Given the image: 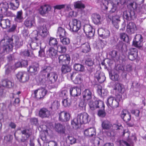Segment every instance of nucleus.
<instances>
[{
  "label": "nucleus",
  "mask_w": 146,
  "mask_h": 146,
  "mask_svg": "<svg viewBox=\"0 0 146 146\" xmlns=\"http://www.w3.org/2000/svg\"><path fill=\"white\" fill-rule=\"evenodd\" d=\"M113 90L115 91V92L118 95L119 94L123 93L125 91V89L124 86L122 84L118 83L115 82L113 86Z\"/></svg>",
  "instance_id": "obj_14"
},
{
  "label": "nucleus",
  "mask_w": 146,
  "mask_h": 146,
  "mask_svg": "<svg viewBox=\"0 0 146 146\" xmlns=\"http://www.w3.org/2000/svg\"><path fill=\"white\" fill-rule=\"evenodd\" d=\"M121 98L120 95H118L115 99L113 97H110L107 100V104L108 106H110L113 108H116L118 107L119 102Z\"/></svg>",
  "instance_id": "obj_2"
},
{
  "label": "nucleus",
  "mask_w": 146,
  "mask_h": 146,
  "mask_svg": "<svg viewBox=\"0 0 146 146\" xmlns=\"http://www.w3.org/2000/svg\"><path fill=\"white\" fill-rule=\"evenodd\" d=\"M75 73L72 72L70 74V77L72 80L73 79V78L75 76V78L74 80V82L76 84H78L80 83L82 80V76L80 74H78L75 76Z\"/></svg>",
  "instance_id": "obj_31"
},
{
  "label": "nucleus",
  "mask_w": 146,
  "mask_h": 146,
  "mask_svg": "<svg viewBox=\"0 0 146 146\" xmlns=\"http://www.w3.org/2000/svg\"><path fill=\"white\" fill-rule=\"evenodd\" d=\"M38 33L37 31L34 32L32 33V36L33 41L38 43V44H41V42L42 40L40 36L38 35Z\"/></svg>",
  "instance_id": "obj_34"
},
{
  "label": "nucleus",
  "mask_w": 146,
  "mask_h": 146,
  "mask_svg": "<svg viewBox=\"0 0 146 146\" xmlns=\"http://www.w3.org/2000/svg\"><path fill=\"white\" fill-rule=\"evenodd\" d=\"M59 120L62 122H66L69 121L70 115L69 113L63 111L59 113Z\"/></svg>",
  "instance_id": "obj_15"
},
{
  "label": "nucleus",
  "mask_w": 146,
  "mask_h": 146,
  "mask_svg": "<svg viewBox=\"0 0 146 146\" xmlns=\"http://www.w3.org/2000/svg\"><path fill=\"white\" fill-rule=\"evenodd\" d=\"M88 105L92 110H94L98 108H102L104 106V102L101 100H95L93 99L89 101Z\"/></svg>",
  "instance_id": "obj_5"
},
{
  "label": "nucleus",
  "mask_w": 146,
  "mask_h": 146,
  "mask_svg": "<svg viewBox=\"0 0 146 146\" xmlns=\"http://www.w3.org/2000/svg\"><path fill=\"white\" fill-rule=\"evenodd\" d=\"M74 7L76 8L80 9H84L85 8V5L81 1H78L74 3Z\"/></svg>",
  "instance_id": "obj_45"
},
{
  "label": "nucleus",
  "mask_w": 146,
  "mask_h": 146,
  "mask_svg": "<svg viewBox=\"0 0 146 146\" xmlns=\"http://www.w3.org/2000/svg\"><path fill=\"white\" fill-rule=\"evenodd\" d=\"M13 139V136L10 134H8L4 137L5 141L6 142L11 141Z\"/></svg>",
  "instance_id": "obj_63"
},
{
  "label": "nucleus",
  "mask_w": 146,
  "mask_h": 146,
  "mask_svg": "<svg viewBox=\"0 0 146 146\" xmlns=\"http://www.w3.org/2000/svg\"><path fill=\"white\" fill-rule=\"evenodd\" d=\"M38 92V98L41 99L43 98L46 95L47 93V90L44 88L41 87L37 90L34 91V93L35 97H36V94Z\"/></svg>",
  "instance_id": "obj_18"
},
{
  "label": "nucleus",
  "mask_w": 146,
  "mask_h": 146,
  "mask_svg": "<svg viewBox=\"0 0 146 146\" xmlns=\"http://www.w3.org/2000/svg\"><path fill=\"white\" fill-rule=\"evenodd\" d=\"M34 23V21L33 19L27 18L25 20L24 24L26 27L31 28L33 26Z\"/></svg>",
  "instance_id": "obj_41"
},
{
  "label": "nucleus",
  "mask_w": 146,
  "mask_h": 146,
  "mask_svg": "<svg viewBox=\"0 0 146 146\" xmlns=\"http://www.w3.org/2000/svg\"><path fill=\"white\" fill-rule=\"evenodd\" d=\"M82 51L83 52L87 53L89 52L90 48V46L88 43H85L81 46Z\"/></svg>",
  "instance_id": "obj_43"
},
{
  "label": "nucleus",
  "mask_w": 146,
  "mask_h": 146,
  "mask_svg": "<svg viewBox=\"0 0 146 146\" xmlns=\"http://www.w3.org/2000/svg\"><path fill=\"white\" fill-rule=\"evenodd\" d=\"M21 79V82H25L28 81L29 79V74L25 72V73L24 74Z\"/></svg>",
  "instance_id": "obj_62"
},
{
  "label": "nucleus",
  "mask_w": 146,
  "mask_h": 146,
  "mask_svg": "<svg viewBox=\"0 0 146 146\" xmlns=\"http://www.w3.org/2000/svg\"><path fill=\"white\" fill-rule=\"evenodd\" d=\"M105 106L104 107H102V108H101V109H100L98 113V115L100 117H104L106 115V113L104 110Z\"/></svg>",
  "instance_id": "obj_50"
},
{
  "label": "nucleus",
  "mask_w": 146,
  "mask_h": 146,
  "mask_svg": "<svg viewBox=\"0 0 146 146\" xmlns=\"http://www.w3.org/2000/svg\"><path fill=\"white\" fill-rule=\"evenodd\" d=\"M50 112L47 109L43 108L39 112L38 116L42 118H48L50 115Z\"/></svg>",
  "instance_id": "obj_16"
},
{
  "label": "nucleus",
  "mask_w": 146,
  "mask_h": 146,
  "mask_svg": "<svg viewBox=\"0 0 146 146\" xmlns=\"http://www.w3.org/2000/svg\"><path fill=\"white\" fill-rule=\"evenodd\" d=\"M143 38L140 34L136 35L133 40V45L138 48H140L142 47Z\"/></svg>",
  "instance_id": "obj_8"
},
{
  "label": "nucleus",
  "mask_w": 146,
  "mask_h": 146,
  "mask_svg": "<svg viewBox=\"0 0 146 146\" xmlns=\"http://www.w3.org/2000/svg\"><path fill=\"white\" fill-rule=\"evenodd\" d=\"M38 69V65H36V66L32 65L29 67V70H28V71L33 74L34 75H35L37 73Z\"/></svg>",
  "instance_id": "obj_40"
},
{
  "label": "nucleus",
  "mask_w": 146,
  "mask_h": 146,
  "mask_svg": "<svg viewBox=\"0 0 146 146\" xmlns=\"http://www.w3.org/2000/svg\"><path fill=\"white\" fill-rule=\"evenodd\" d=\"M81 125V122L77 117L74 118L71 121V126L74 129H76L80 128Z\"/></svg>",
  "instance_id": "obj_26"
},
{
  "label": "nucleus",
  "mask_w": 146,
  "mask_h": 146,
  "mask_svg": "<svg viewBox=\"0 0 146 146\" xmlns=\"http://www.w3.org/2000/svg\"><path fill=\"white\" fill-rule=\"evenodd\" d=\"M2 86L7 88H11L14 85V84L11 82L7 79H3L2 80Z\"/></svg>",
  "instance_id": "obj_36"
},
{
  "label": "nucleus",
  "mask_w": 146,
  "mask_h": 146,
  "mask_svg": "<svg viewBox=\"0 0 146 146\" xmlns=\"http://www.w3.org/2000/svg\"><path fill=\"white\" fill-rule=\"evenodd\" d=\"M84 133L86 136L89 137L95 136L96 134L95 129L94 127L90 128L85 130L84 131Z\"/></svg>",
  "instance_id": "obj_28"
},
{
  "label": "nucleus",
  "mask_w": 146,
  "mask_h": 146,
  "mask_svg": "<svg viewBox=\"0 0 146 146\" xmlns=\"http://www.w3.org/2000/svg\"><path fill=\"white\" fill-rule=\"evenodd\" d=\"M57 51L61 53H64L66 50V48L64 46L59 45L57 47Z\"/></svg>",
  "instance_id": "obj_53"
},
{
  "label": "nucleus",
  "mask_w": 146,
  "mask_h": 146,
  "mask_svg": "<svg viewBox=\"0 0 146 146\" xmlns=\"http://www.w3.org/2000/svg\"><path fill=\"white\" fill-rule=\"evenodd\" d=\"M23 55L26 56H34L33 51L31 50H25L22 53Z\"/></svg>",
  "instance_id": "obj_48"
},
{
  "label": "nucleus",
  "mask_w": 146,
  "mask_h": 146,
  "mask_svg": "<svg viewBox=\"0 0 146 146\" xmlns=\"http://www.w3.org/2000/svg\"><path fill=\"white\" fill-rule=\"evenodd\" d=\"M85 64L88 66H92L94 64V62L91 58H87L85 59Z\"/></svg>",
  "instance_id": "obj_57"
},
{
  "label": "nucleus",
  "mask_w": 146,
  "mask_h": 146,
  "mask_svg": "<svg viewBox=\"0 0 146 146\" xmlns=\"http://www.w3.org/2000/svg\"><path fill=\"white\" fill-rule=\"evenodd\" d=\"M57 51L54 48L50 47L46 51V54L52 58H53L56 57L57 55Z\"/></svg>",
  "instance_id": "obj_25"
},
{
  "label": "nucleus",
  "mask_w": 146,
  "mask_h": 146,
  "mask_svg": "<svg viewBox=\"0 0 146 146\" xmlns=\"http://www.w3.org/2000/svg\"><path fill=\"white\" fill-rule=\"evenodd\" d=\"M9 5L7 3H4L2 4L1 11L3 15L7 17H13L14 14L10 11H8Z\"/></svg>",
  "instance_id": "obj_9"
},
{
  "label": "nucleus",
  "mask_w": 146,
  "mask_h": 146,
  "mask_svg": "<svg viewBox=\"0 0 146 146\" xmlns=\"http://www.w3.org/2000/svg\"><path fill=\"white\" fill-rule=\"evenodd\" d=\"M87 33H85L86 36L88 38H90L93 37L95 33V30L92 28L91 29L89 30Z\"/></svg>",
  "instance_id": "obj_56"
},
{
  "label": "nucleus",
  "mask_w": 146,
  "mask_h": 146,
  "mask_svg": "<svg viewBox=\"0 0 146 146\" xmlns=\"http://www.w3.org/2000/svg\"><path fill=\"white\" fill-rule=\"evenodd\" d=\"M55 129V130L59 133L64 134L65 132L64 127L60 123L56 124Z\"/></svg>",
  "instance_id": "obj_33"
},
{
  "label": "nucleus",
  "mask_w": 146,
  "mask_h": 146,
  "mask_svg": "<svg viewBox=\"0 0 146 146\" xmlns=\"http://www.w3.org/2000/svg\"><path fill=\"white\" fill-rule=\"evenodd\" d=\"M50 9V7L48 5H44L40 7L39 9V13L41 15H44L48 13Z\"/></svg>",
  "instance_id": "obj_30"
},
{
  "label": "nucleus",
  "mask_w": 146,
  "mask_h": 146,
  "mask_svg": "<svg viewBox=\"0 0 146 146\" xmlns=\"http://www.w3.org/2000/svg\"><path fill=\"white\" fill-rule=\"evenodd\" d=\"M91 18L92 22L96 25L100 24L101 17L100 15L97 13H93L92 14Z\"/></svg>",
  "instance_id": "obj_27"
},
{
  "label": "nucleus",
  "mask_w": 146,
  "mask_h": 146,
  "mask_svg": "<svg viewBox=\"0 0 146 146\" xmlns=\"http://www.w3.org/2000/svg\"><path fill=\"white\" fill-rule=\"evenodd\" d=\"M74 68L76 70L82 72L84 70V67L82 65L78 63H75L74 65Z\"/></svg>",
  "instance_id": "obj_47"
},
{
  "label": "nucleus",
  "mask_w": 146,
  "mask_h": 146,
  "mask_svg": "<svg viewBox=\"0 0 146 146\" xmlns=\"http://www.w3.org/2000/svg\"><path fill=\"white\" fill-rule=\"evenodd\" d=\"M94 77L95 79L100 83H102L105 80V77L104 74L99 71H97L95 74Z\"/></svg>",
  "instance_id": "obj_24"
},
{
  "label": "nucleus",
  "mask_w": 146,
  "mask_h": 146,
  "mask_svg": "<svg viewBox=\"0 0 146 146\" xmlns=\"http://www.w3.org/2000/svg\"><path fill=\"white\" fill-rule=\"evenodd\" d=\"M11 39L8 40L3 39L1 41L0 43L1 46V51L2 53H7L12 50L13 45L11 42Z\"/></svg>",
  "instance_id": "obj_1"
},
{
  "label": "nucleus",
  "mask_w": 146,
  "mask_h": 146,
  "mask_svg": "<svg viewBox=\"0 0 146 146\" xmlns=\"http://www.w3.org/2000/svg\"><path fill=\"white\" fill-rule=\"evenodd\" d=\"M92 92L89 89H85L82 93V96L83 100L88 101L92 98Z\"/></svg>",
  "instance_id": "obj_23"
},
{
  "label": "nucleus",
  "mask_w": 146,
  "mask_h": 146,
  "mask_svg": "<svg viewBox=\"0 0 146 146\" xmlns=\"http://www.w3.org/2000/svg\"><path fill=\"white\" fill-rule=\"evenodd\" d=\"M137 54L138 51L136 48H131L128 52V58L131 60H134L137 57Z\"/></svg>",
  "instance_id": "obj_19"
},
{
  "label": "nucleus",
  "mask_w": 146,
  "mask_h": 146,
  "mask_svg": "<svg viewBox=\"0 0 146 146\" xmlns=\"http://www.w3.org/2000/svg\"><path fill=\"white\" fill-rule=\"evenodd\" d=\"M22 15L23 12L21 10L18 11L17 13L16 16L15 18V21L18 23L22 22L23 20V17Z\"/></svg>",
  "instance_id": "obj_37"
},
{
  "label": "nucleus",
  "mask_w": 146,
  "mask_h": 146,
  "mask_svg": "<svg viewBox=\"0 0 146 146\" xmlns=\"http://www.w3.org/2000/svg\"><path fill=\"white\" fill-rule=\"evenodd\" d=\"M60 106V104L58 101H55L52 104L50 108L51 109L52 111H55L58 109Z\"/></svg>",
  "instance_id": "obj_44"
},
{
  "label": "nucleus",
  "mask_w": 146,
  "mask_h": 146,
  "mask_svg": "<svg viewBox=\"0 0 146 146\" xmlns=\"http://www.w3.org/2000/svg\"><path fill=\"white\" fill-rule=\"evenodd\" d=\"M71 103L70 100L68 98L64 99L62 102V105L65 107L70 106Z\"/></svg>",
  "instance_id": "obj_51"
},
{
  "label": "nucleus",
  "mask_w": 146,
  "mask_h": 146,
  "mask_svg": "<svg viewBox=\"0 0 146 146\" xmlns=\"http://www.w3.org/2000/svg\"><path fill=\"white\" fill-rule=\"evenodd\" d=\"M61 42L64 45H68L70 43V39L67 38H60Z\"/></svg>",
  "instance_id": "obj_59"
},
{
  "label": "nucleus",
  "mask_w": 146,
  "mask_h": 146,
  "mask_svg": "<svg viewBox=\"0 0 146 146\" xmlns=\"http://www.w3.org/2000/svg\"><path fill=\"white\" fill-rule=\"evenodd\" d=\"M66 33L64 29L61 27H59L57 29L56 36L60 38L64 37L66 35Z\"/></svg>",
  "instance_id": "obj_32"
},
{
  "label": "nucleus",
  "mask_w": 146,
  "mask_h": 146,
  "mask_svg": "<svg viewBox=\"0 0 146 146\" xmlns=\"http://www.w3.org/2000/svg\"><path fill=\"white\" fill-rule=\"evenodd\" d=\"M25 73V72H19L16 74L17 78L19 81L21 82L22 80L21 79Z\"/></svg>",
  "instance_id": "obj_64"
},
{
  "label": "nucleus",
  "mask_w": 146,
  "mask_h": 146,
  "mask_svg": "<svg viewBox=\"0 0 146 146\" xmlns=\"http://www.w3.org/2000/svg\"><path fill=\"white\" fill-rule=\"evenodd\" d=\"M110 78L113 81H118L119 79V75L117 74H113L109 73Z\"/></svg>",
  "instance_id": "obj_54"
},
{
  "label": "nucleus",
  "mask_w": 146,
  "mask_h": 146,
  "mask_svg": "<svg viewBox=\"0 0 146 146\" xmlns=\"http://www.w3.org/2000/svg\"><path fill=\"white\" fill-rule=\"evenodd\" d=\"M123 16L124 19L128 21L134 20L136 17V15L135 13V11L129 9L123 12Z\"/></svg>",
  "instance_id": "obj_7"
},
{
  "label": "nucleus",
  "mask_w": 146,
  "mask_h": 146,
  "mask_svg": "<svg viewBox=\"0 0 146 146\" xmlns=\"http://www.w3.org/2000/svg\"><path fill=\"white\" fill-rule=\"evenodd\" d=\"M58 75L55 72H51L48 74L47 76L42 80L45 82H49L51 84H54L58 80Z\"/></svg>",
  "instance_id": "obj_6"
},
{
  "label": "nucleus",
  "mask_w": 146,
  "mask_h": 146,
  "mask_svg": "<svg viewBox=\"0 0 146 146\" xmlns=\"http://www.w3.org/2000/svg\"><path fill=\"white\" fill-rule=\"evenodd\" d=\"M120 16L119 15H115L112 16V24L116 29H118L120 22Z\"/></svg>",
  "instance_id": "obj_22"
},
{
  "label": "nucleus",
  "mask_w": 146,
  "mask_h": 146,
  "mask_svg": "<svg viewBox=\"0 0 146 146\" xmlns=\"http://www.w3.org/2000/svg\"><path fill=\"white\" fill-rule=\"evenodd\" d=\"M81 89L77 86L71 87L70 89V94L74 98V101L77 100V97L81 94Z\"/></svg>",
  "instance_id": "obj_10"
},
{
  "label": "nucleus",
  "mask_w": 146,
  "mask_h": 146,
  "mask_svg": "<svg viewBox=\"0 0 146 146\" xmlns=\"http://www.w3.org/2000/svg\"><path fill=\"white\" fill-rule=\"evenodd\" d=\"M131 114L128 111L125 110H123L121 112V117L123 121L126 123L128 122L131 119Z\"/></svg>",
  "instance_id": "obj_20"
},
{
  "label": "nucleus",
  "mask_w": 146,
  "mask_h": 146,
  "mask_svg": "<svg viewBox=\"0 0 146 146\" xmlns=\"http://www.w3.org/2000/svg\"><path fill=\"white\" fill-rule=\"evenodd\" d=\"M96 2L97 3L101 4L102 3L103 4L102 7L103 9L107 10L108 8L111 5V4L109 2V1L107 0H104L103 1V0H96Z\"/></svg>",
  "instance_id": "obj_29"
},
{
  "label": "nucleus",
  "mask_w": 146,
  "mask_h": 146,
  "mask_svg": "<svg viewBox=\"0 0 146 146\" xmlns=\"http://www.w3.org/2000/svg\"><path fill=\"white\" fill-rule=\"evenodd\" d=\"M40 50L38 51V56L40 57H44L46 54L45 53L44 48H41V46H40Z\"/></svg>",
  "instance_id": "obj_61"
},
{
  "label": "nucleus",
  "mask_w": 146,
  "mask_h": 146,
  "mask_svg": "<svg viewBox=\"0 0 146 146\" xmlns=\"http://www.w3.org/2000/svg\"><path fill=\"white\" fill-rule=\"evenodd\" d=\"M77 117L82 124L86 123L90 121L89 115L86 113L84 112L78 114Z\"/></svg>",
  "instance_id": "obj_13"
},
{
  "label": "nucleus",
  "mask_w": 146,
  "mask_h": 146,
  "mask_svg": "<svg viewBox=\"0 0 146 146\" xmlns=\"http://www.w3.org/2000/svg\"><path fill=\"white\" fill-rule=\"evenodd\" d=\"M58 42L56 39L50 37L49 41V44L51 46H57Z\"/></svg>",
  "instance_id": "obj_52"
},
{
  "label": "nucleus",
  "mask_w": 146,
  "mask_h": 146,
  "mask_svg": "<svg viewBox=\"0 0 146 146\" xmlns=\"http://www.w3.org/2000/svg\"><path fill=\"white\" fill-rule=\"evenodd\" d=\"M127 6L128 9L132 10L134 11L137 9V5L135 2L131 1L128 3Z\"/></svg>",
  "instance_id": "obj_38"
},
{
  "label": "nucleus",
  "mask_w": 146,
  "mask_h": 146,
  "mask_svg": "<svg viewBox=\"0 0 146 146\" xmlns=\"http://www.w3.org/2000/svg\"><path fill=\"white\" fill-rule=\"evenodd\" d=\"M136 30L135 24L132 22H129L127 26V31L129 34L134 33Z\"/></svg>",
  "instance_id": "obj_21"
},
{
  "label": "nucleus",
  "mask_w": 146,
  "mask_h": 146,
  "mask_svg": "<svg viewBox=\"0 0 146 146\" xmlns=\"http://www.w3.org/2000/svg\"><path fill=\"white\" fill-rule=\"evenodd\" d=\"M21 133L22 135L21 141L22 142H24L29 139V137L31 135L32 132L30 129H25L21 130Z\"/></svg>",
  "instance_id": "obj_12"
},
{
  "label": "nucleus",
  "mask_w": 146,
  "mask_h": 146,
  "mask_svg": "<svg viewBox=\"0 0 146 146\" xmlns=\"http://www.w3.org/2000/svg\"><path fill=\"white\" fill-rule=\"evenodd\" d=\"M102 30L103 31L102 34H101L99 31H98V34L100 37H102L103 38H106L110 36V33L109 30Z\"/></svg>",
  "instance_id": "obj_39"
},
{
  "label": "nucleus",
  "mask_w": 146,
  "mask_h": 146,
  "mask_svg": "<svg viewBox=\"0 0 146 146\" xmlns=\"http://www.w3.org/2000/svg\"><path fill=\"white\" fill-rule=\"evenodd\" d=\"M52 70V68L48 64H45L41 68V70L40 72L39 77L41 80L44 79L48 74H50Z\"/></svg>",
  "instance_id": "obj_4"
},
{
  "label": "nucleus",
  "mask_w": 146,
  "mask_h": 146,
  "mask_svg": "<svg viewBox=\"0 0 146 146\" xmlns=\"http://www.w3.org/2000/svg\"><path fill=\"white\" fill-rule=\"evenodd\" d=\"M117 143L120 146H130L129 144L127 141L123 140H118Z\"/></svg>",
  "instance_id": "obj_58"
},
{
  "label": "nucleus",
  "mask_w": 146,
  "mask_h": 146,
  "mask_svg": "<svg viewBox=\"0 0 146 146\" xmlns=\"http://www.w3.org/2000/svg\"><path fill=\"white\" fill-rule=\"evenodd\" d=\"M121 39L123 41L127 42L128 41L129 37L127 34L124 33H121L120 34Z\"/></svg>",
  "instance_id": "obj_55"
},
{
  "label": "nucleus",
  "mask_w": 146,
  "mask_h": 146,
  "mask_svg": "<svg viewBox=\"0 0 146 146\" xmlns=\"http://www.w3.org/2000/svg\"><path fill=\"white\" fill-rule=\"evenodd\" d=\"M40 44L33 41L30 44V46L31 48L33 50L37 49L40 45Z\"/></svg>",
  "instance_id": "obj_60"
},
{
  "label": "nucleus",
  "mask_w": 146,
  "mask_h": 146,
  "mask_svg": "<svg viewBox=\"0 0 146 146\" xmlns=\"http://www.w3.org/2000/svg\"><path fill=\"white\" fill-rule=\"evenodd\" d=\"M61 71L63 74H66L70 72L71 70V68L68 64L62 65Z\"/></svg>",
  "instance_id": "obj_46"
},
{
  "label": "nucleus",
  "mask_w": 146,
  "mask_h": 146,
  "mask_svg": "<svg viewBox=\"0 0 146 146\" xmlns=\"http://www.w3.org/2000/svg\"><path fill=\"white\" fill-rule=\"evenodd\" d=\"M70 30L73 32H76L81 27V23L80 21L75 19H73L71 22L69 23Z\"/></svg>",
  "instance_id": "obj_3"
},
{
  "label": "nucleus",
  "mask_w": 146,
  "mask_h": 146,
  "mask_svg": "<svg viewBox=\"0 0 146 146\" xmlns=\"http://www.w3.org/2000/svg\"><path fill=\"white\" fill-rule=\"evenodd\" d=\"M58 58V62L61 65L68 64L70 60V57L68 54L59 55Z\"/></svg>",
  "instance_id": "obj_11"
},
{
  "label": "nucleus",
  "mask_w": 146,
  "mask_h": 146,
  "mask_svg": "<svg viewBox=\"0 0 146 146\" xmlns=\"http://www.w3.org/2000/svg\"><path fill=\"white\" fill-rule=\"evenodd\" d=\"M102 125L103 129H104L108 130L111 126V124L108 120H104L103 121Z\"/></svg>",
  "instance_id": "obj_42"
},
{
  "label": "nucleus",
  "mask_w": 146,
  "mask_h": 146,
  "mask_svg": "<svg viewBox=\"0 0 146 146\" xmlns=\"http://www.w3.org/2000/svg\"><path fill=\"white\" fill-rule=\"evenodd\" d=\"M10 21L8 19H2L0 23V26L3 29L10 27Z\"/></svg>",
  "instance_id": "obj_35"
},
{
  "label": "nucleus",
  "mask_w": 146,
  "mask_h": 146,
  "mask_svg": "<svg viewBox=\"0 0 146 146\" xmlns=\"http://www.w3.org/2000/svg\"><path fill=\"white\" fill-rule=\"evenodd\" d=\"M66 140L71 145L76 143V139L72 136H68L66 137Z\"/></svg>",
  "instance_id": "obj_49"
},
{
  "label": "nucleus",
  "mask_w": 146,
  "mask_h": 146,
  "mask_svg": "<svg viewBox=\"0 0 146 146\" xmlns=\"http://www.w3.org/2000/svg\"><path fill=\"white\" fill-rule=\"evenodd\" d=\"M39 33L42 37H46L48 33L46 26V23L40 25L38 28Z\"/></svg>",
  "instance_id": "obj_17"
}]
</instances>
